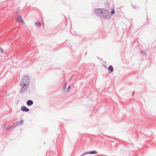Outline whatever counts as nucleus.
Segmentation results:
<instances>
[{
    "label": "nucleus",
    "instance_id": "nucleus-1",
    "mask_svg": "<svg viewBox=\"0 0 156 156\" xmlns=\"http://www.w3.org/2000/svg\"><path fill=\"white\" fill-rule=\"evenodd\" d=\"M22 88L21 90V91L23 90V88H26L28 87L30 83L29 77L27 76H23L22 79Z\"/></svg>",
    "mask_w": 156,
    "mask_h": 156
},
{
    "label": "nucleus",
    "instance_id": "nucleus-2",
    "mask_svg": "<svg viewBox=\"0 0 156 156\" xmlns=\"http://www.w3.org/2000/svg\"><path fill=\"white\" fill-rule=\"evenodd\" d=\"M104 12V9H98L95 10V14L98 16H101Z\"/></svg>",
    "mask_w": 156,
    "mask_h": 156
},
{
    "label": "nucleus",
    "instance_id": "nucleus-3",
    "mask_svg": "<svg viewBox=\"0 0 156 156\" xmlns=\"http://www.w3.org/2000/svg\"><path fill=\"white\" fill-rule=\"evenodd\" d=\"M16 20L19 23H25L21 15L18 16L16 17Z\"/></svg>",
    "mask_w": 156,
    "mask_h": 156
},
{
    "label": "nucleus",
    "instance_id": "nucleus-4",
    "mask_svg": "<svg viewBox=\"0 0 156 156\" xmlns=\"http://www.w3.org/2000/svg\"><path fill=\"white\" fill-rule=\"evenodd\" d=\"M102 16L105 17L109 16V11L107 10L104 9V12Z\"/></svg>",
    "mask_w": 156,
    "mask_h": 156
},
{
    "label": "nucleus",
    "instance_id": "nucleus-5",
    "mask_svg": "<svg viewBox=\"0 0 156 156\" xmlns=\"http://www.w3.org/2000/svg\"><path fill=\"white\" fill-rule=\"evenodd\" d=\"M97 152L96 151H94L91 152H86V153H84L82 155H81L80 156H82L83 155H86L87 154H97Z\"/></svg>",
    "mask_w": 156,
    "mask_h": 156
},
{
    "label": "nucleus",
    "instance_id": "nucleus-6",
    "mask_svg": "<svg viewBox=\"0 0 156 156\" xmlns=\"http://www.w3.org/2000/svg\"><path fill=\"white\" fill-rule=\"evenodd\" d=\"M21 110L23 111L27 112L29 111V109L26 107L22 106L21 107Z\"/></svg>",
    "mask_w": 156,
    "mask_h": 156
},
{
    "label": "nucleus",
    "instance_id": "nucleus-7",
    "mask_svg": "<svg viewBox=\"0 0 156 156\" xmlns=\"http://www.w3.org/2000/svg\"><path fill=\"white\" fill-rule=\"evenodd\" d=\"M33 101L30 100L28 101L27 102V105L28 106H31L33 105Z\"/></svg>",
    "mask_w": 156,
    "mask_h": 156
},
{
    "label": "nucleus",
    "instance_id": "nucleus-8",
    "mask_svg": "<svg viewBox=\"0 0 156 156\" xmlns=\"http://www.w3.org/2000/svg\"><path fill=\"white\" fill-rule=\"evenodd\" d=\"M108 70L109 72H112L113 71V68L112 66H109Z\"/></svg>",
    "mask_w": 156,
    "mask_h": 156
},
{
    "label": "nucleus",
    "instance_id": "nucleus-9",
    "mask_svg": "<svg viewBox=\"0 0 156 156\" xmlns=\"http://www.w3.org/2000/svg\"><path fill=\"white\" fill-rule=\"evenodd\" d=\"M37 27H41V23L40 22H37L35 23Z\"/></svg>",
    "mask_w": 156,
    "mask_h": 156
},
{
    "label": "nucleus",
    "instance_id": "nucleus-10",
    "mask_svg": "<svg viewBox=\"0 0 156 156\" xmlns=\"http://www.w3.org/2000/svg\"><path fill=\"white\" fill-rule=\"evenodd\" d=\"M115 13V11L114 9H112V11H111V15H113Z\"/></svg>",
    "mask_w": 156,
    "mask_h": 156
},
{
    "label": "nucleus",
    "instance_id": "nucleus-11",
    "mask_svg": "<svg viewBox=\"0 0 156 156\" xmlns=\"http://www.w3.org/2000/svg\"><path fill=\"white\" fill-rule=\"evenodd\" d=\"M70 86H69V87H68L67 88V91H69V90H70Z\"/></svg>",
    "mask_w": 156,
    "mask_h": 156
},
{
    "label": "nucleus",
    "instance_id": "nucleus-12",
    "mask_svg": "<svg viewBox=\"0 0 156 156\" xmlns=\"http://www.w3.org/2000/svg\"><path fill=\"white\" fill-rule=\"evenodd\" d=\"M23 122V120H21L20 121V123L21 124H22Z\"/></svg>",
    "mask_w": 156,
    "mask_h": 156
},
{
    "label": "nucleus",
    "instance_id": "nucleus-13",
    "mask_svg": "<svg viewBox=\"0 0 156 156\" xmlns=\"http://www.w3.org/2000/svg\"><path fill=\"white\" fill-rule=\"evenodd\" d=\"M134 92H133V95H134Z\"/></svg>",
    "mask_w": 156,
    "mask_h": 156
}]
</instances>
